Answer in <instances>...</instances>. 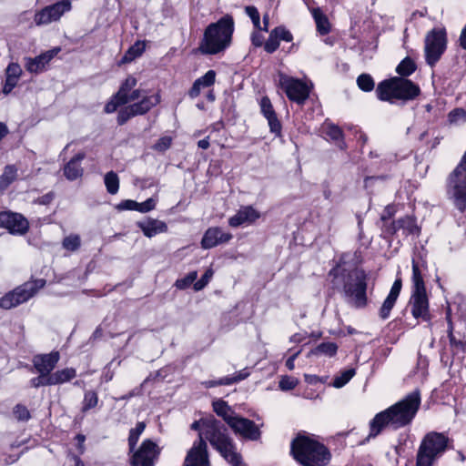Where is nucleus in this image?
<instances>
[{
	"label": "nucleus",
	"mask_w": 466,
	"mask_h": 466,
	"mask_svg": "<svg viewBox=\"0 0 466 466\" xmlns=\"http://www.w3.org/2000/svg\"><path fill=\"white\" fill-rule=\"evenodd\" d=\"M22 68L18 63L11 62L6 69H5V76L14 77L19 80L20 76H22Z\"/></svg>",
	"instance_id": "052dcab7"
},
{
	"label": "nucleus",
	"mask_w": 466,
	"mask_h": 466,
	"mask_svg": "<svg viewBox=\"0 0 466 466\" xmlns=\"http://www.w3.org/2000/svg\"><path fill=\"white\" fill-rule=\"evenodd\" d=\"M268 120L270 133L274 134L276 137H282V124L278 117L277 113L265 117Z\"/></svg>",
	"instance_id": "79ce46f5"
},
{
	"label": "nucleus",
	"mask_w": 466,
	"mask_h": 466,
	"mask_svg": "<svg viewBox=\"0 0 466 466\" xmlns=\"http://www.w3.org/2000/svg\"><path fill=\"white\" fill-rule=\"evenodd\" d=\"M61 51L60 47H54L35 57H25V68L31 74H39L47 69L50 61Z\"/></svg>",
	"instance_id": "dca6fc26"
},
{
	"label": "nucleus",
	"mask_w": 466,
	"mask_h": 466,
	"mask_svg": "<svg viewBox=\"0 0 466 466\" xmlns=\"http://www.w3.org/2000/svg\"><path fill=\"white\" fill-rule=\"evenodd\" d=\"M420 95L418 84L409 78L396 76V100H414Z\"/></svg>",
	"instance_id": "6ab92c4d"
},
{
	"label": "nucleus",
	"mask_w": 466,
	"mask_h": 466,
	"mask_svg": "<svg viewBox=\"0 0 466 466\" xmlns=\"http://www.w3.org/2000/svg\"><path fill=\"white\" fill-rule=\"evenodd\" d=\"M141 92V89L134 87V89L127 94V105L137 102L140 97L142 98Z\"/></svg>",
	"instance_id": "774afa93"
},
{
	"label": "nucleus",
	"mask_w": 466,
	"mask_h": 466,
	"mask_svg": "<svg viewBox=\"0 0 466 466\" xmlns=\"http://www.w3.org/2000/svg\"><path fill=\"white\" fill-rule=\"evenodd\" d=\"M401 289H402V279L400 276L397 275L388 296L386 297L381 307L379 309V316L381 319L385 320L390 318V312L397 302V299L400 294Z\"/></svg>",
	"instance_id": "aec40b11"
},
{
	"label": "nucleus",
	"mask_w": 466,
	"mask_h": 466,
	"mask_svg": "<svg viewBox=\"0 0 466 466\" xmlns=\"http://www.w3.org/2000/svg\"><path fill=\"white\" fill-rule=\"evenodd\" d=\"M99 398L98 394L94 390H88L84 392V398L82 400L81 412L86 413L90 410L96 408L98 404Z\"/></svg>",
	"instance_id": "4c0bfd02"
},
{
	"label": "nucleus",
	"mask_w": 466,
	"mask_h": 466,
	"mask_svg": "<svg viewBox=\"0 0 466 466\" xmlns=\"http://www.w3.org/2000/svg\"><path fill=\"white\" fill-rule=\"evenodd\" d=\"M268 120L270 133L274 134L276 137H282V124L278 117L277 113L265 117Z\"/></svg>",
	"instance_id": "37998d69"
},
{
	"label": "nucleus",
	"mask_w": 466,
	"mask_h": 466,
	"mask_svg": "<svg viewBox=\"0 0 466 466\" xmlns=\"http://www.w3.org/2000/svg\"><path fill=\"white\" fill-rule=\"evenodd\" d=\"M49 13V16L53 22L58 21L61 16L71 10L72 5L70 0H60L55 4L46 6Z\"/></svg>",
	"instance_id": "c85d7f7f"
},
{
	"label": "nucleus",
	"mask_w": 466,
	"mask_h": 466,
	"mask_svg": "<svg viewBox=\"0 0 466 466\" xmlns=\"http://www.w3.org/2000/svg\"><path fill=\"white\" fill-rule=\"evenodd\" d=\"M259 107L260 113L264 117L276 113L273 105L268 96H264L261 97L259 101Z\"/></svg>",
	"instance_id": "864d4df0"
},
{
	"label": "nucleus",
	"mask_w": 466,
	"mask_h": 466,
	"mask_svg": "<svg viewBox=\"0 0 466 466\" xmlns=\"http://www.w3.org/2000/svg\"><path fill=\"white\" fill-rule=\"evenodd\" d=\"M156 208V200L152 198H147L142 203L137 202V211L140 213L149 212Z\"/></svg>",
	"instance_id": "e2e57ef3"
},
{
	"label": "nucleus",
	"mask_w": 466,
	"mask_h": 466,
	"mask_svg": "<svg viewBox=\"0 0 466 466\" xmlns=\"http://www.w3.org/2000/svg\"><path fill=\"white\" fill-rule=\"evenodd\" d=\"M59 360V351L52 350L49 353L35 354L32 359V363L36 373L51 376Z\"/></svg>",
	"instance_id": "f3484780"
},
{
	"label": "nucleus",
	"mask_w": 466,
	"mask_h": 466,
	"mask_svg": "<svg viewBox=\"0 0 466 466\" xmlns=\"http://www.w3.org/2000/svg\"><path fill=\"white\" fill-rule=\"evenodd\" d=\"M17 84L18 79L5 76V80L2 88L3 94H10L13 91V89L17 86Z\"/></svg>",
	"instance_id": "0e129e2a"
},
{
	"label": "nucleus",
	"mask_w": 466,
	"mask_h": 466,
	"mask_svg": "<svg viewBox=\"0 0 466 466\" xmlns=\"http://www.w3.org/2000/svg\"><path fill=\"white\" fill-rule=\"evenodd\" d=\"M56 197V195L54 191H49L34 199L33 203L41 206H48L55 200Z\"/></svg>",
	"instance_id": "680f3d73"
},
{
	"label": "nucleus",
	"mask_w": 466,
	"mask_h": 466,
	"mask_svg": "<svg viewBox=\"0 0 466 466\" xmlns=\"http://www.w3.org/2000/svg\"><path fill=\"white\" fill-rule=\"evenodd\" d=\"M213 411L228 425L229 420H233L236 414L235 410L222 399L216 400L212 402Z\"/></svg>",
	"instance_id": "cd10ccee"
},
{
	"label": "nucleus",
	"mask_w": 466,
	"mask_h": 466,
	"mask_svg": "<svg viewBox=\"0 0 466 466\" xmlns=\"http://www.w3.org/2000/svg\"><path fill=\"white\" fill-rule=\"evenodd\" d=\"M280 42L277 38L276 35H274V33L270 31L268 40L264 43V50L268 54H273L276 52L279 47Z\"/></svg>",
	"instance_id": "603ef678"
},
{
	"label": "nucleus",
	"mask_w": 466,
	"mask_h": 466,
	"mask_svg": "<svg viewBox=\"0 0 466 466\" xmlns=\"http://www.w3.org/2000/svg\"><path fill=\"white\" fill-rule=\"evenodd\" d=\"M0 228L6 229L11 235H25L30 228L28 219L18 212L0 211Z\"/></svg>",
	"instance_id": "ddd939ff"
},
{
	"label": "nucleus",
	"mask_w": 466,
	"mask_h": 466,
	"mask_svg": "<svg viewBox=\"0 0 466 466\" xmlns=\"http://www.w3.org/2000/svg\"><path fill=\"white\" fill-rule=\"evenodd\" d=\"M417 70V65L415 61L410 57H404L397 66L395 71L400 77L408 78Z\"/></svg>",
	"instance_id": "c9c22d12"
},
{
	"label": "nucleus",
	"mask_w": 466,
	"mask_h": 466,
	"mask_svg": "<svg viewBox=\"0 0 466 466\" xmlns=\"http://www.w3.org/2000/svg\"><path fill=\"white\" fill-rule=\"evenodd\" d=\"M466 121V110L462 107H456L448 114V121L450 124H457L459 121Z\"/></svg>",
	"instance_id": "8fccbe9b"
},
{
	"label": "nucleus",
	"mask_w": 466,
	"mask_h": 466,
	"mask_svg": "<svg viewBox=\"0 0 466 466\" xmlns=\"http://www.w3.org/2000/svg\"><path fill=\"white\" fill-rule=\"evenodd\" d=\"M452 443L453 440L444 432H428L419 446L416 466H433L447 450L453 449Z\"/></svg>",
	"instance_id": "0eeeda50"
},
{
	"label": "nucleus",
	"mask_w": 466,
	"mask_h": 466,
	"mask_svg": "<svg viewBox=\"0 0 466 466\" xmlns=\"http://www.w3.org/2000/svg\"><path fill=\"white\" fill-rule=\"evenodd\" d=\"M375 92L379 100L392 103L396 100V76L380 81Z\"/></svg>",
	"instance_id": "b1692460"
},
{
	"label": "nucleus",
	"mask_w": 466,
	"mask_h": 466,
	"mask_svg": "<svg viewBox=\"0 0 466 466\" xmlns=\"http://www.w3.org/2000/svg\"><path fill=\"white\" fill-rule=\"evenodd\" d=\"M228 426L236 435L248 441H258L261 438L259 427L248 418L237 415L233 420L228 421Z\"/></svg>",
	"instance_id": "2eb2a0df"
},
{
	"label": "nucleus",
	"mask_w": 466,
	"mask_h": 466,
	"mask_svg": "<svg viewBox=\"0 0 466 466\" xmlns=\"http://www.w3.org/2000/svg\"><path fill=\"white\" fill-rule=\"evenodd\" d=\"M13 414L18 421H28L31 419V413L27 407L18 403L13 408Z\"/></svg>",
	"instance_id": "49530a36"
},
{
	"label": "nucleus",
	"mask_w": 466,
	"mask_h": 466,
	"mask_svg": "<svg viewBox=\"0 0 466 466\" xmlns=\"http://www.w3.org/2000/svg\"><path fill=\"white\" fill-rule=\"evenodd\" d=\"M198 278V272L196 270L190 271L184 278L177 279L174 286L180 290L188 289Z\"/></svg>",
	"instance_id": "a18cd8bd"
},
{
	"label": "nucleus",
	"mask_w": 466,
	"mask_h": 466,
	"mask_svg": "<svg viewBox=\"0 0 466 466\" xmlns=\"http://www.w3.org/2000/svg\"><path fill=\"white\" fill-rule=\"evenodd\" d=\"M355 373L356 371L353 368L343 370L333 378L331 385L337 389L342 388L353 378Z\"/></svg>",
	"instance_id": "58836bf2"
},
{
	"label": "nucleus",
	"mask_w": 466,
	"mask_h": 466,
	"mask_svg": "<svg viewBox=\"0 0 466 466\" xmlns=\"http://www.w3.org/2000/svg\"><path fill=\"white\" fill-rule=\"evenodd\" d=\"M397 212V209L394 205L390 204L387 205L383 211L381 212L380 216V228L381 230V238L386 239V228L391 225V223H395L396 220L393 219L395 214Z\"/></svg>",
	"instance_id": "2f4dec72"
},
{
	"label": "nucleus",
	"mask_w": 466,
	"mask_h": 466,
	"mask_svg": "<svg viewBox=\"0 0 466 466\" xmlns=\"http://www.w3.org/2000/svg\"><path fill=\"white\" fill-rule=\"evenodd\" d=\"M76 377V370L75 368L70 367L62 370H57L56 371L53 372L52 375L50 376V380L52 386H54L69 382Z\"/></svg>",
	"instance_id": "473e14b6"
},
{
	"label": "nucleus",
	"mask_w": 466,
	"mask_h": 466,
	"mask_svg": "<svg viewBox=\"0 0 466 466\" xmlns=\"http://www.w3.org/2000/svg\"><path fill=\"white\" fill-rule=\"evenodd\" d=\"M235 31V21L231 15L221 16L217 22L210 23L204 30L198 46L202 55L215 56L230 47Z\"/></svg>",
	"instance_id": "423d86ee"
},
{
	"label": "nucleus",
	"mask_w": 466,
	"mask_h": 466,
	"mask_svg": "<svg viewBox=\"0 0 466 466\" xmlns=\"http://www.w3.org/2000/svg\"><path fill=\"white\" fill-rule=\"evenodd\" d=\"M172 137L169 136L161 137L157 142L153 145L152 148L157 152H165L169 149L172 146Z\"/></svg>",
	"instance_id": "3c124183"
},
{
	"label": "nucleus",
	"mask_w": 466,
	"mask_h": 466,
	"mask_svg": "<svg viewBox=\"0 0 466 466\" xmlns=\"http://www.w3.org/2000/svg\"><path fill=\"white\" fill-rule=\"evenodd\" d=\"M233 236L229 232H224L220 227H209L201 238V248L210 249L218 245L229 242Z\"/></svg>",
	"instance_id": "a211bd4d"
},
{
	"label": "nucleus",
	"mask_w": 466,
	"mask_h": 466,
	"mask_svg": "<svg viewBox=\"0 0 466 466\" xmlns=\"http://www.w3.org/2000/svg\"><path fill=\"white\" fill-rule=\"evenodd\" d=\"M299 384V380L289 375H283L279 381V387L281 390H294Z\"/></svg>",
	"instance_id": "09e8293b"
},
{
	"label": "nucleus",
	"mask_w": 466,
	"mask_h": 466,
	"mask_svg": "<svg viewBox=\"0 0 466 466\" xmlns=\"http://www.w3.org/2000/svg\"><path fill=\"white\" fill-rule=\"evenodd\" d=\"M212 275V269L206 270L201 278L194 283V289L196 291L203 289L208 284Z\"/></svg>",
	"instance_id": "bf43d9fd"
},
{
	"label": "nucleus",
	"mask_w": 466,
	"mask_h": 466,
	"mask_svg": "<svg viewBox=\"0 0 466 466\" xmlns=\"http://www.w3.org/2000/svg\"><path fill=\"white\" fill-rule=\"evenodd\" d=\"M411 288L410 291L427 290L423 271L428 269L427 261L421 258V262L412 258L411 261Z\"/></svg>",
	"instance_id": "5701e85b"
},
{
	"label": "nucleus",
	"mask_w": 466,
	"mask_h": 466,
	"mask_svg": "<svg viewBox=\"0 0 466 466\" xmlns=\"http://www.w3.org/2000/svg\"><path fill=\"white\" fill-rule=\"evenodd\" d=\"M412 317L420 322L431 324L433 316L430 309V298L427 290L410 291L408 302Z\"/></svg>",
	"instance_id": "f8f14e48"
},
{
	"label": "nucleus",
	"mask_w": 466,
	"mask_h": 466,
	"mask_svg": "<svg viewBox=\"0 0 466 466\" xmlns=\"http://www.w3.org/2000/svg\"><path fill=\"white\" fill-rule=\"evenodd\" d=\"M137 85V79L133 75H128L121 83L118 90L114 93L104 106V113L116 114L118 126L126 125L130 119L137 116H145L152 108L161 103L160 90L151 96H143L137 102L127 105V94Z\"/></svg>",
	"instance_id": "7ed1b4c3"
},
{
	"label": "nucleus",
	"mask_w": 466,
	"mask_h": 466,
	"mask_svg": "<svg viewBox=\"0 0 466 466\" xmlns=\"http://www.w3.org/2000/svg\"><path fill=\"white\" fill-rule=\"evenodd\" d=\"M137 202L132 199L122 200L117 206L118 210H135L137 211Z\"/></svg>",
	"instance_id": "69168bd1"
},
{
	"label": "nucleus",
	"mask_w": 466,
	"mask_h": 466,
	"mask_svg": "<svg viewBox=\"0 0 466 466\" xmlns=\"http://www.w3.org/2000/svg\"><path fill=\"white\" fill-rule=\"evenodd\" d=\"M62 246L65 249L68 251H76L81 246V239L79 235L71 234L64 238L62 241Z\"/></svg>",
	"instance_id": "c03bdc74"
},
{
	"label": "nucleus",
	"mask_w": 466,
	"mask_h": 466,
	"mask_svg": "<svg viewBox=\"0 0 466 466\" xmlns=\"http://www.w3.org/2000/svg\"><path fill=\"white\" fill-rule=\"evenodd\" d=\"M104 183L106 188V191L115 195L119 190V177L117 174L114 171L107 172L104 177Z\"/></svg>",
	"instance_id": "ea45409f"
},
{
	"label": "nucleus",
	"mask_w": 466,
	"mask_h": 466,
	"mask_svg": "<svg viewBox=\"0 0 466 466\" xmlns=\"http://www.w3.org/2000/svg\"><path fill=\"white\" fill-rule=\"evenodd\" d=\"M363 262L362 252H343L335 260L328 272L330 288L343 295L349 303L356 309H364L369 305V275L360 266Z\"/></svg>",
	"instance_id": "f257e3e1"
},
{
	"label": "nucleus",
	"mask_w": 466,
	"mask_h": 466,
	"mask_svg": "<svg viewBox=\"0 0 466 466\" xmlns=\"http://www.w3.org/2000/svg\"><path fill=\"white\" fill-rule=\"evenodd\" d=\"M146 426L147 425L144 421H138L136 424L135 428L130 429L128 438H127L128 451H129L128 453H131L136 449L137 444L139 440V437L145 431Z\"/></svg>",
	"instance_id": "e433bc0d"
},
{
	"label": "nucleus",
	"mask_w": 466,
	"mask_h": 466,
	"mask_svg": "<svg viewBox=\"0 0 466 466\" xmlns=\"http://www.w3.org/2000/svg\"><path fill=\"white\" fill-rule=\"evenodd\" d=\"M217 73L213 69L207 71L202 76L197 78L187 91V96L194 99L200 96L203 88H210L216 83Z\"/></svg>",
	"instance_id": "4be33fe9"
},
{
	"label": "nucleus",
	"mask_w": 466,
	"mask_h": 466,
	"mask_svg": "<svg viewBox=\"0 0 466 466\" xmlns=\"http://www.w3.org/2000/svg\"><path fill=\"white\" fill-rule=\"evenodd\" d=\"M245 13L251 19L254 27L260 29V15L258 8L254 5H248L245 7Z\"/></svg>",
	"instance_id": "6e6d98bb"
},
{
	"label": "nucleus",
	"mask_w": 466,
	"mask_h": 466,
	"mask_svg": "<svg viewBox=\"0 0 466 466\" xmlns=\"http://www.w3.org/2000/svg\"><path fill=\"white\" fill-rule=\"evenodd\" d=\"M34 22L36 25H47L53 22L46 6L35 14Z\"/></svg>",
	"instance_id": "4d7b16f0"
},
{
	"label": "nucleus",
	"mask_w": 466,
	"mask_h": 466,
	"mask_svg": "<svg viewBox=\"0 0 466 466\" xmlns=\"http://www.w3.org/2000/svg\"><path fill=\"white\" fill-rule=\"evenodd\" d=\"M324 133L330 140L338 143V146L341 150L346 149L347 145L344 140V132L341 127L331 123L326 127Z\"/></svg>",
	"instance_id": "72a5a7b5"
},
{
	"label": "nucleus",
	"mask_w": 466,
	"mask_h": 466,
	"mask_svg": "<svg viewBox=\"0 0 466 466\" xmlns=\"http://www.w3.org/2000/svg\"><path fill=\"white\" fill-rule=\"evenodd\" d=\"M420 403V390L416 389L407 394L402 400L377 413L370 421V433L368 437L360 444H364L370 438L377 437L386 427L399 430L410 425L414 420Z\"/></svg>",
	"instance_id": "20e7f679"
},
{
	"label": "nucleus",
	"mask_w": 466,
	"mask_h": 466,
	"mask_svg": "<svg viewBox=\"0 0 466 466\" xmlns=\"http://www.w3.org/2000/svg\"><path fill=\"white\" fill-rule=\"evenodd\" d=\"M279 41L292 42L294 37L292 33L285 25H278L271 30Z\"/></svg>",
	"instance_id": "de8ad7c7"
},
{
	"label": "nucleus",
	"mask_w": 466,
	"mask_h": 466,
	"mask_svg": "<svg viewBox=\"0 0 466 466\" xmlns=\"http://www.w3.org/2000/svg\"><path fill=\"white\" fill-rule=\"evenodd\" d=\"M445 319L447 321V334L451 347L464 352L466 350V341L457 339L453 334L454 326L451 318V309L449 304L445 309Z\"/></svg>",
	"instance_id": "bb28decb"
},
{
	"label": "nucleus",
	"mask_w": 466,
	"mask_h": 466,
	"mask_svg": "<svg viewBox=\"0 0 466 466\" xmlns=\"http://www.w3.org/2000/svg\"><path fill=\"white\" fill-rule=\"evenodd\" d=\"M210 445L232 466H244L242 456L237 451L227 427L214 417L203 420V431L195 441L185 459L186 466H210L208 445Z\"/></svg>",
	"instance_id": "f03ea898"
},
{
	"label": "nucleus",
	"mask_w": 466,
	"mask_h": 466,
	"mask_svg": "<svg viewBox=\"0 0 466 466\" xmlns=\"http://www.w3.org/2000/svg\"><path fill=\"white\" fill-rule=\"evenodd\" d=\"M399 230L402 231L404 237L419 238L421 234V227L418 225L417 218L413 215H405L391 223L386 228V240L391 241Z\"/></svg>",
	"instance_id": "4468645a"
},
{
	"label": "nucleus",
	"mask_w": 466,
	"mask_h": 466,
	"mask_svg": "<svg viewBox=\"0 0 466 466\" xmlns=\"http://www.w3.org/2000/svg\"><path fill=\"white\" fill-rule=\"evenodd\" d=\"M339 346L335 342H321L315 348L311 349L309 356H326L329 358L335 357L338 353Z\"/></svg>",
	"instance_id": "7c9ffc66"
},
{
	"label": "nucleus",
	"mask_w": 466,
	"mask_h": 466,
	"mask_svg": "<svg viewBox=\"0 0 466 466\" xmlns=\"http://www.w3.org/2000/svg\"><path fill=\"white\" fill-rule=\"evenodd\" d=\"M75 440L76 441V450L80 455L84 454L86 451L85 447V441H86V436L82 433H77L75 437Z\"/></svg>",
	"instance_id": "338daca9"
},
{
	"label": "nucleus",
	"mask_w": 466,
	"mask_h": 466,
	"mask_svg": "<svg viewBox=\"0 0 466 466\" xmlns=\"http://www.w3.org/2000/svg\"><path fill=\"white\" fill-rule=\"evenodd\" d=\"M314 21L316 23L317 31L320 35H328L331 30V25L328 16L322 12L320 8H314L311 12Z\"/></svg>",
	"instance_id": "c756f323"
},
{
	"label": "nucleus",
	"mask_w": 466,
	"mask_h": 466,
	"mask_svg": "<svg viewBox=\"0 0 466 466\" xmlns=\"http://www.w3.org/2000/svg\"><path fill=\"white\" fill-rule=\"evenodd\" d=\"M17 178L15 165H6L0 176V193H4Z\"/></svg>",
	"instance_id": "f704fd0d"
},
{
	"label": "nucleus",
	"mask_w": 466,
	"mask_h": 466,
	"mask_svg": "<svg viewBox=\"0 0 466 466\" xmlns=\"http://www.w3.org/2000/svg\"><path fill=\"white\" fill-rule=\"evenodd\" d=\"M46 284V279H36L17 286L0 298V308L3 309H11L28 301L43 289Z\"/></svg>",
	"instance_id": "6e6552de"
},
{
	"label": "nucleus",
	"mask_w": 466,
	"mask_h": 466,
	"mask_svg": "<svg viewBox=\"0 0 466 466\" xmlns=\"http://www.w3.org/2000/svg\"><path fill=\"white\" fill-rule=\"evenodd\" d=\"M129 455L130 466H155L160 455V449L153 440L145 439Z\"/></svg>",
	"instance_id": "9b49d317"
},
{
	"label": "nucleus",
	"mask_w": 466,
	"mask_h": 466,
	"mask_svg": "<svg viewBox=\"0 0 466 466\" xmlns=\"http://www.w3.org/2000/svg\"><path fill=\"white\" fill-rule=\"evenodd\" d=\"M357 85L363 92H370L375 87L373 77L370 74L363 73L357 78Z\"/></svg>",
	"instance_id": "a19ab883"
},
{
	"label": "nucleus",
	"mask_w": 466,
	"mask_h": 466,
	"mask_svg": "<svg viewBox=\"0 0 466 466\" xmlns=\"http://www.w3.org/2000/svg\"><path fill=\"white\" fill-rule=\"evenodd\" d=\"M279 76L278 86L286 94L288 99L290 102L303 106L309 97L313 88L312 84L308 85L302 79L288 76L282 72L279 73Z\"/></svg>",
	"instance_id": "9d476101"
},
{
	"label": "nucleus",
	"mask_w": 466,
	"mask_h": 466,
	"mask_svg": "<svg viewBox=\"0 0 466 466\" xmlns=\"http://www.w3.org/2000/svg\"><path fill=\"white\" fill-rule=\"evenodd\" d=\"M86 157L84 152H78L76 154L64 167V176L66 179L74 181L83 176V167H81V161Z\"/></svg>",
	"instance_id": "393cba45"
},
{
	"label": "nucleus",
	"mask_w": 466,
	"mask_h": 466,
	"mask_svg": "<svg viewBox=\"0 0 466 466\" xmlns=\"http://www.w3.org/2000/svg\"><path fill=\"white\" fill-rule=\"evenodd\" d=\"M448 45L445 27H433L428 31L424 39V56L428 66L433 67L441 60Z\"/></svg>",
	"instance_id": "1a4fd4ad"
},
{
	"label": "nucleus",
	"mask_w": 466,
	"mask_h": 466,
	"mask_svg": "<svg viewBox=\"0 0 466 466\" xmlns=\"http://www.w3.org/2000/svg\"><path fill=\"white\" fill-rule=\"evenodd\" d=\"M137 226L147 238H152L167 231V225L164 221L152 218H148L147 221H138Z\"/></svg>",
	"instance_id": "a878e982"
},
{
	"label": "nucleus",
	"mask_w": 466,
	"mask_h": 466,
	"mask_svg": "<svg viewBox=\"0 0 466 466\" xmlns=\"http://www.w3.org/2000/svg\"><path fill=\"white\" fill-rule=\"evenodd\" d=\"M145 42L138 40L133 46H131L127 52L128 56H131L133 59H136L137 57L142 56V54L145 52Z\"/></svg>",
	"instance_id": "13d9d810"
},
{
	"label": "nucleus",
	"mask_w": 466,
	"mask_h": 466,
	"mask_svg": "<svg viewBox=\"0 0 466 466\" xmlns=\"http://www.w3.org/2000/svg\"><path fill=\"white\" fill-rule=\"evenodd\" d=\"M261 215L259 211L255 209L251 205L243 206L232 217L228 218V225L232 228H238L243 224L252 225Z\"/></svg>",
	"instance_id": "412c9836"
},
{
	"label": "nucleus",
	"mask_w": 466,
	"mask_h": 466,
	"mask_svg": "<svg viewBox=\"0 0 466 466\" xmlns=\"http://www.w3.org/2000/svg\"><path fill=\"white\" fill-rule=\"evenodd\" d=\"M289 456L300 466H328L331 462L330 449L319 436L299 431L291 439Z\"/></svg>",
	"instance_id": "39448f33"
},
{
	"label": "nucleus",
	"mask_w": 466,
	"mask_h": 466,
	"mask_svg": "<svg viewBox=\"0 0 466 466\" xmlns=\"http://www.w3.org/2000/svg\"><path fill=\"white\" fill-rule=\"evenodd\" d=\"M30 385L35 389L40 387L52 386L50 376H47L44 373H38L37 377H34L30 380Z\"/></svg>",
	"instance_id": "5fc2aeb1"
}]
</instances>
